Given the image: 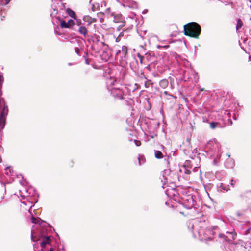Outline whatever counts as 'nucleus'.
<instances>
[{
	"label": "nucleus",
	"mask_w": 251,
	"mask_h": 251,
	"mask_svg": "<svg viewBox=\"0 0 251 251\" xmlns=\"http://www.w3.org/2000/svg\"><path fill=\"white\" fill-rule=\"evenodd\" d=\"M243 199L249 205L250 208L251 207V191L245 192L243 196Z\"/></svg>",
	"instance_id": "dca6fc26"
},
{
	"label": "nucleus",
	"mask_w": 251,
	"mask_h": 251,
	"mask_svg": "<svg viewBox=\"0 0 251 251\" xmlns=\"http://www.w3.org/2000/svg\"><path fill=\"white\" fill-rule=\"evenodd\" d=\"M217 226H213L210 227H204L201 226L200 229L199 230L198 233L200 236H203L205 240H212L213 236L214 235L213 230L216 229Z\"/></svg>",
	"instance_id": "39448f33"
},
{
	"label": "nucleus",
	"mask_w": 251,
	"mask_h": 251,
	"mask_svg": "<svg viewBox=\"0 0 251 251\" xmlns=\"http://www.w3.org/2000/svg\"><path fill=\"white\" fill-rule=\"evenodd\" d=\"M50 251H53V249L52 248H50Z\"/></svg>",
	"instance_id": "3c124183"
},
{
	"label": "nucleus",
	"mask_w": 251,
	"mask_h": 251,
	"mask_svg": "<svg viewBox=\"0 0 251 251\" xmlns=\"http://www.w3.org/2000/svg\"><path fill=\"white\" fill-rule=\"evenodd\" d=\"M66 39L67 41L71 43H76L77 44L79 45V43H81V41L77 39V38H72V37H68L66 38Z\"/></svg>",
	"instance_id": "5701e85b"
},
{
	"label": "nucleus",
	"mask_w": 251,
	"mask_h": 251,
	"mask_svg": "<svg viewBox=\"0 0 251 251\" xmlns=\"http://www.w3.org/2000/svg\"><path fill=\"white\" fill-rule=\"evenodd\" d=\"M236 215L238 217L243 216L245 222H251V207L249 209L237 211Z\"/></svg>",
	"instance_id": "6e6552de"
},
{
	"label": "nucleus",
	"mask_w": 251,
	"mask_h": 251,
	"mask_svg": "<svg viewBox=\"0 0 251 251\" xmlns=\"http://www.w3.org/2000/svg\"><path fill=\"white\" fill-rule=\"evenodd\" d=\"M168 79L169 80V82H170L171 89H173L175 88L174 78L170 76L168 78Z\"/></svg>",
	"instance_id": "393cba45"
},
{
	"label": "nucleus",
	"mask_w": 251,
	"mask_h": 251,
	"mask_svg": "<svg viewBox=\"0 0 251 251\" xmlns=\"http://www.w3.org/2000/svg\"><path fill=\"white\" fill-rule=\"evenodd\" d=\"M144 159H144V157L143 156H140H140L138 157L139 164L140 165H141V164H142V163H141V161L144 162Z\"/></svg>",
	"instance_id": "c9c22d12"
},
{
	"label": "nucleus",
	"mask_w": 251,
	"mask_h": 251,
	"mask_svg": "<svg viewBox=\"0 0 251 251\" xmlns=\"http://www.w3.org/2000/svg\"><path fill=\"white\" fill-rule=\"evenodd\" d=\"M243 22L240 19H238L237 21L236 30H238L243 26Z\"/></svg>",
	"instance_id": "bb28decb"
},
{
	"label": "nucleus",
	"mask_w": 251,
	"mask_h": 251,
	"mask_svg": "<svg viewBox=\"0 0 251 251\" xmlns=\"http://www.w3.org/2000/svg\"><path fill=\"white\" fill-rule=\"evenodd\" d=\"M190 166V162L186 161L184 165L179 167V175H189L191 172V167Z\"/></svg>",
	"instance_id": "1a4fd4ad"
},
{
	"label": "nucleus",
	"mask_w": 251,
	"mask_h": 251,
	"mask_svg": "<svg viewBox=\"0 0 251 251\" xmlns=\"http://www.w3.org/2000/svg\"><path fill=\"white\" fill-rule=\"evenodd\" d=\"M3 82V79L2 75H0V96L2 95L1 87Z\"/></svg>",
	"instance_id": "c756f323"
},
{
	"label": "nucleus",
	"mask_w": 251,
	"mask_h": 251,
	"mask_svg": "<svg viewBox=\"0 0 251 251\" xmlns=\"http://www.w3.org/2000/svg\"><path fill=\"white\" fill-rule=\"evenodd\" d=\"M58 35H60V34L58 33V32H56Z\"/></svg>",
	"instance_id": "bf43d9fd"
},
{
	"label": "nucleus",
	"mask_w": 251,
	"mask_h": 251,
	"mask_svg": "<svg viewBox=\"0 0 251 251\" xmlns=\"http://www.w3.org/2000/svg\"><path fill=\"white\" fill-rule=\"evenodd\" d=\"M236 246L233 244H228V248L231 251H232V249H235Z\"/></svg>",
	"instance_id": "e433bc0d"
},
{
	"label": "nucleus",
	"mask_w": 251,
	"mask_h": 251,
	"mask_svg": "<svg viewBox=\"0 0 251 251\" xmlns=\"http://www.w3.org/2000/svg\"><path fill=\"white\" fill-rule=\"evenodd\" d=\"M147 12V10L145 9V10L143 11V14H146Z\"/></svg>",
	"instance_id": "a18cd8bd"
},
{
	"label": "nucleus",
	"mask_w": 251,
	"mask_h": 251,
	"mask_svg": "<svg viewBox=\"0 0 251 251\" xmlns=\"http://www.w3.org/2000/svg\"><path fill=\"white\" fill-rule=\"evenodd\" d=\"M161 147H162V148H163V149L164 148V147L162 145Z\"/></svg>",
	"instance_id": "6e6d98bb"
},
{
	"label": "nucleus",
	"mask_w": 251,
	"mask_h": 251,
	"mask_svg": "<svg viewBox=\"0 0 251 251\" xmlns=\"http://www.w3.org/2000/svg\"><path fill=\"white\" fill-rule=\"evenodd\" d=\"M218 125V124L217 123L214 122H212L210 124V126L211 128L214 129Z\"/></svg>",
	"instance_id": "2f4dec72"
},
{
	"label": "nucleus",
	"mask_w": 251,
	"mask_h": 251,
	"mask_svg": "<svg viewBox=\"0 0 251 251\" xmlns=\"http://www.w3.org/2000/svg\"><path fill=\"white\" fill-rule=\"evenodd\" d=\"M31 239L33 242H35V240L34 239L33 235V231H31Z\"/></svg>",
	"instance_id": "79ce46f5"
},
{
	"label": "nucleus",
	"mask_w": 251,
	"mask_h": 251,
	"mask_svg": "<svg viewBox=\"0 0 251 251\" xmlns=\"http://www.w3.org/2000/svg\"><path fill=\"white\" fill-rule=\"evenodd\" d=\"M116 55L117 56H119L121 59L126 62V64H131V60H135V63L137 64V61L135 59L134 55H132L131 57L128 56L127 47L126 46H123L120 49L116 51Z\"/></svg>",
	"instance_id": "20e7f679"
},
{
	"label": "nucleus",
	"mask_w": 251,
	"mask_h": 251,
	"mask_svg": "<svg viewBox=\"0 0 251 251\" xmlns=\"http://www.w3.org/2000/svg\"><path fill=\"white\" fill-rule=\"evenodd\" d=\"M121 34H122V33H121L119 34V36L116 38V41L117 42H119V41H120V36L121 35Z\"/></svg>",
	"instance_id": "37998d69"
},
{
	"label": "nucleus",
	"mask_w": 251,
	"mask_h": 251,
	"mask_svg": "<svg viewBox=\"0 0 251 251\" xmlns=\"http://www.w3.org/2000/svg\"><path fill=\"white\" fill-rule=\"evenodd\" d=\"M25 191H26V193L27 194L28 193V190H25Z\"/></svg>",
	"instance_id": "5fc2aeb1"
},
{
	"label": "nucleus",
	"mask_w": 251,
	"mask_h": 251,
	"mask_svg": "<svg viewBox=\"0 0 251 251\" xmlns=\"http://www.w3.org/2000/svg\"><path fill=\"white\" fill-rule=\"evenodd\" d=\"M219 188H221V189H222L223 190H225L226 192H227L228 190H230L229 185L226 186L222 183H221L220 184V185Z\"/></svg>",
	"instance_id": "a878e982"
},
{
	"label": "nucleus",
	"mask_w": 251,
	"mask_h": 251,
	"mask_svg": "<svg viewBox=\"0 0 251 251\" xmlns=\"http://www.w3.org/2000/svg\"><path fill=\"white\" fill-rule=\"evenodd\" d=\"M169 85V80L163 79L159 82V86L163 89H166Z\"/></svg>",
	"instance_id": "4be33fe9"
},
{
	"label": "nucleus",
	"mask_w": 251,
	"mask_h": 251,
	"mask_svg": "<svg viewBox=\"0 0 251 251\" xmlns=\"http://www.w3.org/2000/svg\"><path fill=\"white\" fill-rule=\"evenodd\" d=\"M203 222H204V223H206V224L208 223V221H206L205 220H203Z\"/></svg>",
	"instance_id": "864d4df0"
},
{
	"label": "nucleus",
	"mask_w": 251,
	"mask_h": 251,
	"mask_svg": "<svg viewBox=\"0 0 251 251\" xmlns=\"http://www.w3.org/2000/svg\"><path fill=\"white\" fill-rule=\"evenodd\" d=\"M78 25L79 26V28L78 29V31L81 35H83L85 38L86 37L88 34V30L86 27L83 26H81L78 23Z\"/></svg>",
	"instance_id": "aec40b11"
},
{
	"label": "nucleus",
	"mask_w": 251,
	"mask_h": 251,
	"mask_svg": "<svg viewBox=\"0 0 251 251\" xmlns=\"http://www.w3.org/2000/svg\"><path fill=\"white\" fill-rule=\"evenodd\" d=\"M31 220H32V222L33 223L39 224H41L40 222L42 221V220L40 218L37 219V218H34V217H32Z\"/></svg>",
	"instance_id": "c85d7f7f"
},
{
	"label": "nucleus",
	"mask_w": 251,
	"mask_h": 251,
	"mask_svg": "<svg viewBox=\"0 0 251 251\" xmlns=\"http://www.w3.org/2000/svg\"><path fill=\"white\" fill-rule=\"evenodd\" d=\"M134 143L137 147H139L141 145V142L139 140L135 139L134 140Z\"/></svg>",
	"instance_id": "4c0bfd02"
},
{
	"label": "nucleus",
	"mask_w": 251,
	"mask_h": 251,
	"mask_svg": "<svg viewBox=\"0 0 251 251\" xmlns=\"http://www.w3.org/2000/svg\"><path fill=\"white\" fill-rule=\"evenodd\" d=\"M111 95L115 99L123 100L124 99L123 96L124 95L123 90L118 87H112L110 89Z\"/></svg>",
	"instance_id": "0eeeda50"
},
{
	"label": "nucleus",
	"mask_w": 251,
	"mask_h": 251,
	"mask_svg": "<svg viewBox=\"0 0 251 251\" xmlns=\"http://www.w3.org/2000/svg\"><path fill=\"white\" fill-rule=\"evenodd\" d=\"M67 11L68 12V14L72 17H74V16H75V13L72 11V10L70 9H68L67 10Z\"/></svg>",
	"instance_id": "72a5a7b5"
},
{
	"label": "nucleus",
	"mask_w": 251,
	"mask_h": 251,
	"mask_svg": "<svg viewBox=\"0 0 251 251\" xmlns=\"http://www.w3.org/2000/svg\"><path fill=\"white\" fill-rule=\"evenodd\" d=\"M226 234L227 235L226 236L220 234L219 236L221 237L223 236L225 237L224 240L228 242L232 241L235 240V236H236V234L234 232V230H233L231 232H226Z\"/></svg>",
	"instance_id": "9d476101"
},
{
	"label": "nucleus",
	"mask_w": 251,
	"mask_h": 251,
	"mask_svg": "<svg viewBox=\"0 0 251 251\" xmlns=\"http://www.w3.org/2000/svg\"><path fill=\"white\" fill-rule=\"evenodd\" d=\"M183 76L180 78L181 81H190V79L192 78L191 76L190 69H188L187 70L182 71Z\"/></svg>",
	"instance_id": "4468645a"
},
{
	"label": "nucleus",
	"mask_w": 251,
	"mask_h": 251,
	"mask_svg": "<svg viewBox=\"0 0 251 251\" xmlns=\"http://www.w3.org/2000/svg\"><path fill=\"white\" fill-rule=\"evenodd\" d=\"M110 16L113 18V22L115 23H120L124 21V18L121 14L112 13Z\"/></svg>",
	"instance_id": "2eb2a0df"
},
{
	"label": "nucleus",
	"mask_w": 251,
	"mask_h": 251,
	"mask_svg": "<svg viewBox=\"0 0 251 251\" xmlns=\"http://www.w3.org/2000/svg\"><path fill=\"white\" fill-rule=\"evenodd\" d=\"M10 1V0H0V5H6Z\"/></svg>",
	"instance_id": "7c9ffc66"
},
{
	"label": "nucleus",
	"mask_w": 251,
	"mask_h": 251,
	"mask_svg": "<svg viewBox=\"0 0 251 251\" xmlns=\"http://www.w3.org/2000/svg\"><path fill=\"white\" fill-rule=\"evenodd\" d=\"M184 31L185 35L198 38L201 33V27L197 23H189L184 26Z\"/></svg>",
	"instance_id": "7ed1b4c3"
},
{
	"label": "nucleus",
	"mask_w": 251,
	"mask_h": 251,
	"mask_svg": "<svg viewBox=\"0 0 251 251\" xmlns=\"http://www.w3.org/2000/svg\"><path fill=\"white\" fill-rule=\"evenodd\" d=\"M6 175L9 177L10 180H13L14 176L16 175V173L12 170L10 167H8L5 170Z\"/></svg>",
	"instance_id": "f3484780"
},
{
	"label": "nucleus",
	"mask_w": 251,
	"mask_h": 251,
	"mask_svg": "<svg viewBox=\"0 0 251 251\" xmlns=\"http://www.w3.org/2000/svg\"><path fill=\"white\" fill-rule=\"evenodd\" d=\"M95 40H96L97 42H99V38L100 37L98 36H95Z\"/></svg>",
	"instance_id": "c03bdc74"
},
{
	"label": "nucleus",
	"mask_w": 251,
	"mask_h": 251,
	"mask_svg": "<svg viewBox=\"0 0 251 251\" xmlns=\"http://www.w3.org/2000/svg\"><path fill=\"white\" fill-rule=\"evenodd\" d=\"M44 237V240L40 242V245L42 247L41 250L43 251L44 248L46 245L49 244L50 241V236H43Z\"/></svg>",
	"instance_id": "6ab92c4d"
},
{
	"label": "nucleus",
	"mask_w": 251,
	"mask_h": 251,
	"mask_svg": "<svg viewBox=\"0 0 251 251\" xmlns=\"http://www.w3.org/2000/svg\"><path fill=\"white\" fill-rule=\"evenodd\" d=\"M164 94L165 95H168V92H167V91H165V92H164Z\"/></svg>",
	"instance_id": "8fccbe9b"
},
{
	"label": "nucleus",
	"mask_w": 251,
	"mask_h": 251,
	"mask_svg": "<svg viewBox=\"0 0 251 251\" xmlns=\"http://www.w3.org/2000/svg\"><path fill=\"white\" fill-rule=\"evenodd\" d=\"M200 91H204V89L203 88H201L200 89Z\"/></svg>",
	"instance_id": "603ef678"
},
{
	"label": "nucleus",
	"mask_w": 251,
	"mask_h": 251,
	"mask_svg": "<svg viewBox=\"0 0 251 251\" xmlns=\"http://www.w3.org/2000/svg\"><path fill=\"white\" fill-rule=\"evenodd\" d=\"M235 183H236L235 181H234L233 179H231L230 180V186L232 187H234L235 186Z\"/></svg>",
	"instance_id": "58836bf2"
},
{
	"label": "nucleus",
	"mask_w": 251,
	"mask_h": 251,
	"mask_svg": "<svg viewBox=\"0 0 251 251\" xmlns=\"http://www.w3.org/2000/svg\"><path fill=\"white\" fill-rule=\"evenodd\" d=\"M226 155L229 157L230 155L229 154H226ZM235 165V162L233 159L231 158H228L226 161L225 162V166L227 168H232Z\"/></svg>",
	"instance_id": "a211bd4d"
},
{
	"label": "nucleus",
	"mask_w": 251,
	"mask_h": 251,
	"mask_svg": "<svg viewBox=\"0 0 251 251\" xmlns=\"http://www.w3.org/2000/svg\"><path fill=\"white\" fill-rule=\"evenodd\" d=\"M8 112L7 105L3 104L2 110L0 112V131H2L4 128L6 123V118Z\"/></svg>",
	"instance_id": "423d86ee"
},
{
	"label": "nucleus",
	"mask_w": 251,
	"mask_h": 251,
	"mask_svg": "<svg viewBox=\"0 0 251 251\" xmlns=\"http://www.w3.org/2000/svg\"><path fill=\"white\" fill-rule=\"evenodd\" d=\"M132 7L133 8H137L138 7V4L136 2L132 3Z\"/></svg>",
	"instance_id": "a19ab883"
},
{
	"label": "nucleus",
	"mask_w": 251,
	"mask_h": 251,
	"mask_svg": "<svg viewBox=\"0 0 251 251\" xmlns=\"http://www.w3.org/2000/svg\"><path fill=\"white\" fill-rule=\"evenodd\" d=\"M101 44H102V45H103V46H107V45L106 44H105L104 42H101Z\"/></svg>",
	"instance_id": "de8ad7c7"
},
{
	"label": "nucleus",
	"mask_w": 251,
	"mask_h": 251,
	"mask_svg": "<svg viewBox=\"0 0 251 251\" xmlns=\"http://www.w3.org/2000/svg\"><path fill=\"white\" fill-rule=\"evenodd\" d=\"M75 52L79 56L80 55V49L78 47H75L74 49Z\"/></svg>",
	"instance_id": "f704fd0d"
},
{
	"label": "nucleus",
	"mask_w": 251,
	"mask_h": 251,
	"mask_svg": "<svg viewBox=\"0 0 251 251\" xmlns=\"http://www.w3.org/2000/svg\"><path fill=\"white\" fill-rule=\"evenodd\" d=\"M59 20L60 21V26L62 28H70L74 24V21L72 19L68 20L67 22L61 19H60Z\"/></svg>",
	"instance_id": "f8f14e48"
},
{
	"label": "nucleus",
	"mask_w": 251,
	"mask_h": 251,
	"mask_svg": "<svg viewBox=\"0 0 251 251\" xmlns=\"http://www.w3.org/2000/svg\"><path fill=\"white\" fill-rule=\"evenodd\" d=\"M85 62L86 64H89L88 60L87 59H85Z\"/></svg>",
	"instance_id": "09e8293b"
},
{
	"label": "nucleus",
	"mask_w": 251,
	"mask_h": 251,
	"mask_svg": "<svg viewBox=\"0 0 251 251\" xmlns=\"http://www.w3.org/2000/svg\"><path fill=\"white\" fill-rule=\"evenodd\" d=\"M106 84L109 91L112 87H117L116 85L118 84L117 80L114 77L107 78L106 81Z\"/></svg>",
	"instance_id": "9b49d317"
},
{
	"label": "nucleus",
	"mask_w": 251,
	"mask_h": 251,
	"mask_svg": "<svg viewBox=\"0 0 251 251\" xmlns=\"http://www.w3.org/2000/svg\"><path fill=\"white\" fill-rule=\"evenodd\" d=\"M198 199L195 195L191 194H183L181 197L180 203L184 207L188 209L194 208H197L199 206Z\"/></svg>",
	"instance_id": "f03ea898"
},
{
	"label": "nucleus",
	"mask_w": 251,
	"mask_h": 251,
	"mask_svg": "<svg viewBox=\"0 0 251 251\" xmlns=\"http://www.w3.org/2000/svg\"><path fill=\"white\" fill-rule=\"evenodd\" d=\"M250 9L251 10V5L250 6Z\"/></svg>",
	"instance_id": "13d9d810"
},
{
	"label": "nucleus",
	"mask_w": 251,
	"mask_h": 251,
	"mask_svg": "<svg viewBox=\"0 0 251 251\" xmlns=\"http://www.w3.org/2000/svg\"><path fill=\"white\" fill-rule=\"evenodd\" d=\"M137 55H138V57L140 59V63L141 64H142L143 57L141 54H140L139 53H138Z\"/></svg>",
	"instance_id": "ea45409f"
},
{
	"label": "nucleus",
	"mask_w": 251,
	"mask_h": 251,
	"mask_svg": "<svg viewBox=\"0 0 251 251\" xmlns=\"http://www.w3.org/2000/svg\"><path fill=\"white\" fill-rule=\"evenodd\" d=\"M175 58L179 65H183L185 67H188L190 65L189 62L186 59H183L179 55H176Z\"/></svg>",
	"instance_id": "ddd939ff"
},
{
	"label": "nucleus",
	"mask_w": 251,
	"mask_h": 251,
	"mask_svg": "<svg viewBox=\"0 0 251 251\" xmlns=\"http://www.w3.org/2000/svg\"><path fill=\"white\" fill-rule=\"evenodd\" d=\"M120 23H121L120 25L117 28V30L119 31H120L122 29V28L125 25L124 21H123L122 22H120Z\"/></svg>",
	"instance_id": "473e14b6"
},
{
	"label": "nucleus",
	"mask_w": 251,
	"mask_h": 251,
	"mask_svg": "<svg viewBox=\"0 0 251 251\" xmlns=\"http://www.w3.org/2000/svg\"><path fill=\"white\" fill-rule=\"evenodd\" d=\"M220 148V145L215 139L209 140L205 145V151L214 159V162L221 157Z\"/></svg>",
	"instance_id": "f257e3e1"
},
{
	"label": "nucleus",
	"mask_w": 251,
	"mask_h": 251,
	"mask_svg": "<svg viewBox=\"0 0 251 251\" xmlns=\"http://www.w3.org/2000/svg\"><path fill=\"white\" fill-rule=\"evenodd\" d=\"M83 20L86 22H88V24H87L88 25L93 21L92 19L89 16H84Z\"/></svg>",
	"instance_id": "cd10ccee"
},
{
	"label": "nucleus",
	"mask_w": 251,
	"mask_h": 251,
	"mask_svg": "<svg viewBox=\"0 0 251 251\" xmlns=\"http://www.w3.org/2000/svg\"><path fill=\"white\" fill-rule=\"evenodd\" d=\"M109 11H110V9L109 8H107L105 11L106 13H108V12H109Z\"/></svg>",
	"instance_id": "49530a36"
},
{
	"label": "nucleus",
	"mask_w": 251,
	"mask_h": 251,
	"mask_svg": "<svg viewBox=\"0 0 251 251\" xmlns=\"http://www.w3.org/2000/svg\"><path fill=\"white\" fill-rule=\"evenodd\" d=\"M249 1L251 3V0H249Z\"/></svg>",
	"instance_id": "4d7b16f0"
},
{
	"label": "nucleus",
	"mask_w": 251,
	"mask_h": 251,
	"mask_svg": "<svg viewBox=\"0 0 251 251\" xmlns=\"http://www.w3.org/2000/svg\"><path fill=\"white\" fill-rule=\"evenodd\" d=\"M154 154L157 159H161L163 157L162 153L159 151L154 150Z\"/></svg>",
	"instance_id": "b1692460"
},
{
	"label": "nucleus",
	"mask_w": 251,
	"mask_h": 251,
	"mask_svg": "<svg viewBox=\"0 0 251 251\" xmlns=\"http://www.w3.org/2000/svg\"><path fill=\"white\" fill-rule=\"evenodd\" d=\"M190 72L191 76L192 77V78L190 79V81H192L194 83H197L199 80V77L197 73L191 68H190Z\"/></svg>",
	"instance_id": "412c9836"
}]
</instances>
